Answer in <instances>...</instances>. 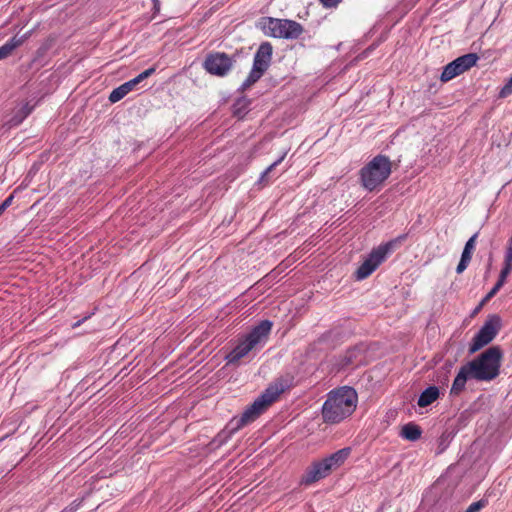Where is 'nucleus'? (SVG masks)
Segmentation results:
<instances>
[{
  "instance_id": "nucleus-20",
  "label": "nucleus",
  "mask_w": 512,
  "mask_h": 512,
  "mask_svg": "<svg viewBox=\"0 0 512 512\" xmlns=\"http://www.w3.org/2000/svg\"><path fill=\"white\" fill-rule=\"evenodd\" d=\"M32 108L29 107L28 104L23 105L20 109H18L14 115L6 122L10 128L18 126L23 122V120L31 113Z\"/></svg>"
},
{
  "instance_id": "nucleus-28",
  "label": "nucleus",
  "mask_w": 512,
  "mask_h": 512,
  "mask_svg": "<svg viewBox=\"0 0 512 512\" xmlns=\"http://www.w3.org/2000/svg\"><path fill=\"white\" fill-rule=\"evenodd\" d=\"M285 154L281 156L278 160H276L274 163H272L270 166L267 167V169L262 174V179L265 178L276 166H278L284 159Z\"/></svg>"
},
{
  "instance_id": "nucleus-26",
  "label": "nucleus",
  "mask_w": 512,
  "mask_h": 512,
  "mask_svg": "<svg viewBox=\"0 0 512 512\" xmlns=\"http://www.w3.org/2000/svg\"><path fill=\"white\" fill-rule=\"evenodd\" d=\"M511 94H512V76L509 78L507 83L501 88V90L499 92V96L501 98H505Z\"/></svg>"
},
{
  "instance_id": "nucleus-34",
  "label": "nucleus",
  "mask_w": 512,
  "mask_h": 512,
  "mask_svg": "<svg viewBox=\"0 0 512 512\" xmlns=\"http://www.w3.org/2000/svg\"><path fill=\"white\" fill-rule=\"evenodd\" d=\"M154 1H155V6L159 5L158 0H154Z\"/></svg>"
},
{
  "instance_id": "nucleus-5",
  "label": "nucleus",
  "mask_w": 512,
  "mask_h": 512,
  "mask_svg": "<svg viewBox=\"0 0 512 512\" xmlns=\"http://www.w3.org/2000/svg\"><path fill=\"white\" fill-rule=\"evenodd\" d=\"M257 28L266 36L290 40L298 39L304 31L303 26L294 20L273 17H261Z\"/></svg>"
},
{
  "instance_id": "nucleus-11",
  "label": "nucleus",
  "mask_w": 512,
  "mask_h": 512,
  "mask_svg": "<svg viewBox=\"0 0 512 512\" xmlns=\"http://www.w3.org/2000/svg\"><path fill=\"white\" fill-rule=\"evenodd\" d=\"M272 329V322L269 320L261 321L257 326H255L244 338L249 342V344L256 349L258 345L264 344Z\"/></svg>"
},
{
  "instance_id": "nucleus-7",
  "label": "nucleus",
  "mask_w": 512,
  "mask_h": 512,
  "mask_svg": "<svg viewBox=\"0 0 512 512\" xmlns=\"http://www.w3.org/2000/svg\"><path fill=\"white\" fill-rule=\"evenodd\" d=\"M500 329V318L497 315L489 317L484 325L474 336L470 346L469 354H474L494 340Z\"/></svg>"
},
{
  "instance_id": "nucleus-27",
  "label": "nucleus",
  "mask_w": 512,
  "mask_h": 512,
  "mask_svg": "<svg viewBox=\"0 0 512 512\" xmlns=\"http://www.w3.org/2000/svg\"><path fill=\"white\" fill-rule=\"evenodd\" d=\"M486 503L487 502L485 500H479L477 502H473L472 504H470L468 506V508L466 509L465 512H478L486 506Z\"/></svg>"
},
{
  "instance_id": "nucleus-9",
  "label": "nucleus",
  "mask_w": 512,
  "mask_h": 512,
  "mask_svg": "<svg viewBox=\"0 0 512 512\" xmlns=\"http://www.w3.org/2000/svg\"><path fill=\"white\" fill-rule=\"evenodd\" d=\"M155 72V68H149L145 71L141 72L138 76L135 78L121 84L119 87L112 90V92L109 95V101L111 103H116L123 99L128 93L133 91L136 86L141 83L143 80L151 76Z\"/></svg>"
},
{
  "instance_id": "nucleus-14",
  "label": "nucleus",
  "mask_w": 512,
  "mask_h": 512,
  "mask_svg": "<svg viewBox=\"0 0 512 512\" xmlns=\"http://www.w3.org/2000/svg\"><path fill=\"white\" fill-rule=\"evenodd\" d=\"M468 379H472V374L464 364L460 367L459 372L457 373L452 383L450 395L459 396L465 390L466 382Z\"/></svg>"
},
{
  "instance_id": "nucleus-19",
  "label": "nucleus",
  "mask_w": 512,
  "mask_h": 512,
  "mask_svg": "<svg viewBox=\"0 0 512 512\" xmlns=\"http://www.w3.org/2000/svg\"><path fill=\"white\" fill-rule=\"evenodd\" d=\"M400 435L406 440L416 441L420 439L422 430L418 425L414 423H408L402 427Z\"/></svg>"
},
{
  "instance_id": "nucleus-6",
  "label": "nucleus",
  "mask_w": 512,
  "mask_h": 512,
  "mask_svg": "<svg viewBox=\"0 0 512 512\" xmlns=\"http://www.w3.org/2000/svg\"><path fill=\"white\" fill-rule=\"evenodd\" d=\"M406 238L407 234H402L397 238L374 248L355 271V278L357 280H363L369 277L380 266V264L385 261L387 255L404 242Z\"/></svg>"
},
{
  "instance_id": "nucleus-12",
  "label": "nucleus",
  "mask_w": 512,
  "mask_h": 512,
  "mask_svg": "<svg viewBox=\"0 0 512 512\" xmlns=\"http://www.w3.org/2000/svg\"><path fill=\"white\" fill-rule=\"evenodd\" d=\"M272 52H273L272 45L269 42H263L259 46V48L254 56L253 67L261 69L263 72H266V70L270 66V62L272 59Z\"/></svg>"
},
{
  "instance_id": "nucleus-3",
  "label": "nucleus",
  "mask_w": 512,
  "mask_h": 512,
  "mask_svg": "<svg viewBox=\"0 0 512 512\" xmlns=\"http://www.w3.org/2000/svg\"><path fill=\"white\" fill-rule=\"evenodd\" d=\"M503 353L499 346H491L465 365L477 381H492L500 374Z\"/></svg>"
},
{
  "instance_id": "nucleus-31",
  "label": "nucleus",
  "mask_w": 512,
  "mask_h": 512,
  "mask_svg": "<svg viewBox=\"0 0 512 512\" xmlns=\"http://www.w3.org/2000/svg\"><path fill=\"white\" fill-rule=\"evenodd\" d=\"M13 195H9L1 204L0 207L5 211L13 202Z\"/></svg>"
},
{
  "instance_id": "nucleus-23",
  "label": "nucleus",
  "mask_w": 512,
  "mask_h": 512,
  "mask_svg": "<svg viewBox=\"0 0 512 512\" xmlns=\"http://www.w3.org/2000/svg\"><path fill=\"white\" fill-rule=\"evenodd\" d=\"M264 73L265 72H263L261 69L252 67V70L250 71L249 75L242 84V89L246 90L250 88L263 76Z\"/></svg>"
},
{
  "instance_id": "nucleus-18",
  "label": "nucleus",
  "mask_w": 512,
  "mask_h": 512,
  "mask_svg": "<svg viewBox=\"0 0 512 512\" xmlns=\"http://www.w3.org/2000/svg\"><path fill=\"white\" fill-rule=\"evenodd\" d=\"M478 59L479 57L476 53H468L456 58L453 62L456 63L457 69L462 74L475 66Z\"/></svg>"
},
{
  "instance_id": "nucleus-8",
  "label": "nucleus",
  "mask_w": 512,
  "mask_h": 512,
  "mask_svg": "<svg viewBox=\"0 0 512 512\" xmlns=\"http://www.w3.org/2000/svg\"><path fill=\"white\" fill-rule=\"evenodd\" d=\"M234 60L224 52L209 53L203 63V68L211 75L224 77L232 69Z\"/></svg>"
},
{
  "instance_id": "nucleus-33",
  "label": "nucleus",
  "mask_w": 512,
  "mask_h": 512,
  "mask_svg": "<svg viewBox=\"0 0 512 512\" xmlns=\"http://www.w3.org/2000/svg\"><path fill=\"white\" fill-rule=\"evenodd\" d=\"M4 213V210L0 207V216Z\"/></svg>"
},
{
  "instance_id": "nucleus-21",
  "label": "nucleus",
  "mask_w": 512,
  "mask_h": 512,
  "mask_svg": "<svg viewBox=\"0 0 512 512\" xmlns=\"http://www.w3.org/2000/svg\"><path fill=\"white\" fill-rule=\"evenodd\" d=\"M23 38H18L17 36L12 37L8 40L4 45L0 47V60L7 58L11 53L22 45Z\"/></svg>"
},
{
  "instance_id": "nucleus-24",
  "label": "nucleus",
  "mask_w": 512,
  "mask_h": 512,
  "mask_svg": "<svg viewBox=\"0 0 512 512\" xmlns=\"http://www.w3.org/2000/svg\"><path fill=\"white\" fill-rule=\"evenodd\" d=\"M512 272V248H506L505 256H504V264L503 268L500 272V277L507 279V277Z\"/></svg>"
},
{
  "instance_id": "nucleus-22",
  "label": "nucleus",
  "mask_w": 512,
  "mask_h": 512,
  "mask_svg": "<svg viewBox=\"0 0 512 512\" xmlns=\"http://www.w3.org/2000/svg\"><path fill=\"white\" fill-rule=\"evenodd\" d=\"M460 74L461 73L457 69L456 63H454L452 61L444 67L443 72L440 76V80L445 83V82L452 80L453 78H455L456 76H458Z\"/></svg>"
},
{
  "instance_id": "nucleus-15",
  "label": "nucleus",
  "mask_w": 512,
  "mask_h": 512,
  "mask_svg": "<svg viewBox=\"0 0 512 512\" xmlns=\"http://www.w3.org/2000/svg\"><path fill=\"white\" fill-rule=\"evenodd\" d=\"M253 349L254 348L249 344V342L242 337L238 340L234 349L226 356V360L228 363H237Z\"/></svg>"
},
{
  "instance_id": "nucleus-2",
  "label": "nucleus",
  "mask_w": 512,
  "mask_h": 512,
  "mask_svg": "<svg viewBox=\"0 0 512 512\" xmlns=\"http://www.w3.org/2000/svg\"><path fill=\"white\" fill-rule=\"evenodd\" d=\"M358 395L354 388L343 386L330 391L322 406V418L327 424H337L352 415Z\"/></svg>"
},
{
  "instance_id": "nucleus-30",
  "label": "nucleus",
  "mask_w": 512,
  "mask_h": 512,
  "mask_svg": "<svg viewBox=\"0 0 512 512\" xmlns=\"http://www.w3.org/2000/svg\"><path fill=\"white\" fill-rule=\"evenodd\" d=\"M320 2L323 4L326 8L336 7L341 0H320Z\"/></svg>"
},
{
  "instance_id": "nucleus-13",
  "label": "nucleus",
  "mask_w": 512,
  "mask_h": 512,
  "mask_svg": "<svg viewBox=\"0 0 512 512\" xmlns=\"http://www.w3.org/2000/svg\"><path fill=\"white\" fill-rule=\"evenodd\" d=\"M477 237H478V233H475L466 242L463 252H462V255H461V259L456 267V272L458 274H461L462 272H464V270L468 267V265L472 259V254L475 249Z\"/></svg>"
},
{
  "instance_id": "nucleus-16",
  "label": "nucleus",
  "mask_w": 512,
  "mask_h": 512,
  "mask_svg": "<svg viewBox=\"0 0 512 512\" xmlns=\"http://www.w3.org/2000/svg\"><path fill=\"white\" fill-rule=\"evenodd\" d=\"M350 454H351V448L345 447V448H342V449L334 452L333 454H331L330 456H328L324 459L327 462V464L330 466V469L333 471V470L339 468L340 466H342L345 463V461L348 459Z\"/></svg>"
},
{
  "instance_id": "nucleus-32",
  "label": "nucleus",
  "mask_w": 512,
  "mask_h": 512,
  "mask_svg": "<svg viewBox=\"0 0 512 512\" xmlns=\"http://www.w3.org/2000/svg\"><path fill=\"white\" fill-rule=\"evenodd\" d=\"M90 316H85L84 318H82L81 320L75 322L73 325H72V328H77L79 327L83 322H85Z\"/></svg>"
},
{
  "instance_id": "nucleus-4",
  "label": "nucleus",
  "mask_w": 512,
  "mask_h": 512,
  "mask_svg": "<svg viewBox=\"0 0 512 512\" xmlns=\"http://www.w3.org/2000/svg\"><path fill=\"white\" fill-rule=\"evenodd\" d=\"M392 172L389 157L377 155L363 166L359 172L360 182L368 191L379 190Z\"/></svg>"
},
{
  "instance_id": "nucleus-10",
  "label": "nucleus",
  "mask_w": 512,
  "mask_h": 512,
  "mask_svg": "<svg viewBox=\"0 0 512 512\" xmlns=\"http://www.w3.org/2000/svg\"><path fill=\"white\" fill-rule=\"evenodd\" d=\"M331 472L332 470L325 459L315 461L306 469L302 477V483L306 485L312 484L327 477Z\"/></svg>"
},
{
  "instance_id": "nucleus-17",
  "label": "nucleus",
  "mask_w": 512,
  "mask_h": 512,
  "mask_svg": "<svg viewBox=\"0 0 512 512\" xmlns=\"http://www.w3.org/2000/svg\"><path fill=\"white\" fill-rule=\"evenodd\" d=\"M439 388L436 386H429L419 396L417 404L419 407H427L439 398Z\"/></svg>"
},
{
  "instance_id": "nucleus-1",
  "label": "nucleus",
  "mask_w": 512,
  "mask_h": 512,
  "mask_svg": "<svg viewBox=\"0 0 512 512\" xmlns=\"http://www.w3.org/2000/svg\"><path fill=\"white\" fill-rule=\"evenodd\" d=\"M294 378L285 375L275 379L265 391L249 405L239 417H234L229 425L231 432H236L258 419L286 390L293 386Z\"/></svg>"
},
{
  "instance_id": "nucleus-25",
  "label": "nucleus",
  "mask_w": 512,
  "mask_h": 512,
  "mask_svg": "<svg viewBox=\"0 0 512 512\" xmlns=\"http://www.w3.org/2000/svg\"><path fill=\"white\" fill-rule=\"evenodd\" d=\"M506 282V279L502 278L499 276L496 284L494 285V287L487 293L486 297L484 298V301H488L490 300L492 297H494L497 292L503 287V285L505 284Z\"/></svg>"
},
{
  "instance_id": "nucleus-29",
  "label": "nucleus",
  "mask_w": 512,
  "mask_h": 512,
  "mask_svg": "<svg viewBox=\"0 0 512 512\" xmlns=\"http://www.w3.org/2000/svg\"><path fill=\"white\" fill-rule=\"evenodd\" d=\"M80 504L81 502H77V501H73L70 505H68L67 507H65L62 511L60 512H76L79 507H80Z\"/></svg>"
}]
</instances>
